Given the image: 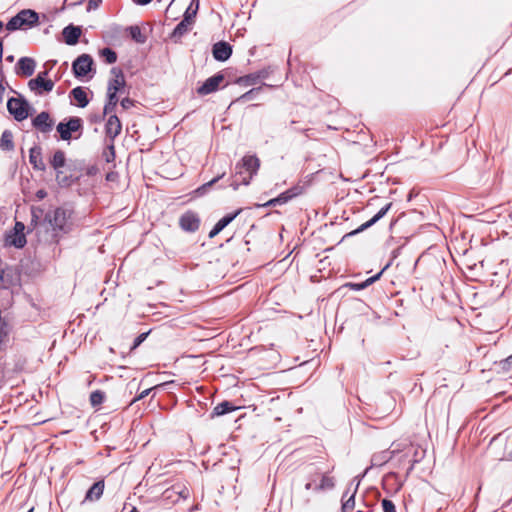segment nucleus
Returning a JSON list of instances; mask_svg holds the SVG:
<instances>
[{
	"label": "nucleus",
	"instance_id": "obj_1",
	"mask_svg": "<svg viewBox=\"0 0 512 512\" xmlns=\"http://www.w3.org/2000/svg\"><path fill=\"white\" fill-rule=\"evenodd\" d=\"M260 167V160L255 155H246L236 164V175L240 176V183L248 185L253 176L257 174Z\"/></svg>",
	"mask_w": 512,
	"mask_h": 512
},
{
	"label": "nucleus",
	"instance_id": "obj_2",
	"mask_svg": "<svg viewBox=\"0 0 512 512\" xmlns=\"http://www.w3.org/2000/svg\"><path fill=\"white\" fill-rule=\"evenodd\" d=\"M38 14L31 9H24L12 17L6 24L8 31H16L19 29H27L38 23Z\"/></svg>",
	"mask_w": 512,
	"mask_h": 512
},
{
	"label": "nucleus",
	"instance_id": "obj_3",
	"mask_svg": "<svg viewBox=\"0 0 512 512\" xmlns=\"http://www.w3.org/2000/svg\"><path fill=\"white\" fill-rule=\"evenodd\" d=\"M69 218L70 213L63 208H57L46 215V219L54 231L66 232L69 228Z\"/></svg>",
	"mask_w": 512,
	"mask_h": 512
},
{
	"label": "nucleus",
	"instance_id": "obj_4",
	"mask_svg": "<svg viewBox=\"0 0 512 512\" xmlns=\"http://www.w3.org/2000/svg\"><path fill=\"white\" fill-rule=\"evenodd\" d=\"M7 108L17 121H22L29 115V104L23 99L10 98L7 102Z\"/></svg>",
	"mask_w": 512,
	"mask_h": 512
},
{
	"label": "nucleus",
	"instance_id": "obj_5",
	"mask_svg": "<svg viewBox=\"0 0 512 512\" xmlns=\"http://www.w3.org/2000/svg\"><path fill=\"white\" fill-rule=\"evenodd\" d=\"M93 59L88 54L80 55L72 65L74 74L76 77H84L86 76L92 68Z\"/></svg>",
	"mask_w": 512,
	"mask_h": 512
},
{
	"label": "nucleus",
	"instance_id": "obj_6",
	"mask_svg": "<svg viewBox=\"0 0 512 512\" xmlns=\"http://www.w3.org/2000/svg\"><path fill=\"white\" fill-rule=\"evenodd\" d=\"M82 126L80 118H71L67 123H59L57 125V131L59 132L63 140H69L72 132H77Z\"/></svg>",
	"mask_w": 512,
	"mask_h": 512
},
{
	"label": "nucleus",
	"instance_id": "obj_7",
	"mask_svg": "<svg viewBox=\"0 0 512 512\" xmlns=\"http://www.w3.org/2000/svg\"><path fill=\"white\" fill-rule=\"evenodd\" d=\"M179 225L185 231L194 232L199 228L200 218L197 213L187 211L180 217Z\"/></svg>",
	"mask_w": 512,
	"mask_h": 512
},
{
	"label": "nucleus",
	"instance_id": "obj_8",
	"mask_svg": "<svg viewBox=\"0 0 512 512\" xmlns=\"http://www.w3.org/2000/svg\"><path fill=\"white\" fill-rule=\"evenodd\" d=\"M28 87L31 91L40 95L43 92H51L54 88V82L50 79L36 77L28 82Z\"/></svg>",
	"mask_w": 512,
	"mask_h": 512
},
{
	"label": "nucleus",
	"instance_id": "obj_9",
	"mask_svg": "<svg viewBox=\"0 0 512 512\" xmlns=\"http://www.w3.org/2000/svg\"><path fill=\"white\" fill-rule=\"evenodd\" d=\"M224 76L216 74L208 78L200 87L197 88V93L200 95H208L215 92L220 84L223 82Z\"/></svg>",
	"mask_w": 512,
	"mask_h": 512
},
{
	"label": "nucleus",
	"instance_id": "obj_10",
	"mask_svg": "<svg viewBox=\"0 0 512 512\" xmlns=\"http://www.w3.org/2000/svg\"><path fill=\"white\" fill-rule=\"evenodd\" d=\"M36 68V62L31 57H21L15 67L17 75L29 77L33 75Z\"/></svg>",
	"mask_w": 512,
	"mask_h": 512
},
{
	"label": "nucleus",
	"instance_id": "obj_11",
	"mask_svg": "<svg viewBox=\"0 0 512 512\" xmlns=\"http://www.w3.org/2000/svg\"><path fill=\"white\" fill-rule=\"evenodd\" d=\"M300 193H301V188L300 187H293V188H291V189L281 193L278 197L270 199L269 201H267L262 206L263 207H269V206H276V205L285 204L286 202H288L289 200H291L295 196L299 195Z\"/></svg>",
	"mask_w": 512,
	"mask_h": 512
},
{
	"label": "nucleus",
	"instance_id": "obj_12",
	"mask_svg": "<svg viewBox=\"0 0 512 512\" xmlns=\"http://www.w3.org/2000/svg\"><path fill=\"white\" fill-rule=\"evenodd\" d=\"M65 161H66L65 154H64V152H62L60 150H58L54 153L52 160H51V165L53 166V168L55 170H57L56 179H57L58 183L61 185L69 184L66 177H61L62 172L59 171V169L65 165Z\"/></svg>",
	"mask_w": 512,
	"mask_h": 512
},
{
	"label": "nucleus",
	"instance_id": "obj_13",
	"mask_svg": "<svg viewBox=\"0 0 512 512\" xmlns=\"http://www.w3.org/2000/svg\"><path fill=\"white\" fill-rule=\"evenodd\" d=\"M107 137L113 142L114 139L121 133L122 125L116 115H111L105 126Z\"/></svg>",
	"mask_w": 512,
	"mask_h": 512
},
{
	"label": "nucleus",
	"instance_id": "obj_14",
	"mask_svg": "<svg viewBox=\"0 0 512 512\" xmlns=\"http://www.w3.org/2000/svg\"><path fill=\"white\" fill-rule=\"evenodd\" d=\"M33 126L43 133H48L52 130L53 121L47 112H41L33 119Z\"/></svg>",
	"mask_w": 512,
	"mask_h": 512
},
{
	"label": "nucleus",
	"instance_id": "obj_15",
	"mask_svg": "<svg viewBox=\"0 0 512 512\" xmlns=\"http://www.w3.org/2000/svg\"><path fill=\"white\" fill-rule=\"evenodd\" d=\"M62 34L66 44L75 45L81 36V29L80 27L69 25L63 29Z\"/></svg>",
	"mask_w": 512,
	"mask_h": 512
},
{
	"label": "nucleus",
	"instance_id": "obj_16",
	"mask_svg": "<svg viewBox=\"0 0 512 512\" xmlns=\"http://www.w3.org/2000/svg\"><path fill=\"white\" fill-rule=\"evenodd\" d=\"M232 53L229 44L225 42H218L213 46V56L218 61H226Z\"/></svg>",
	"mask_w": 512,
	"mask_h": 512
},
{
	"label": "nucleus",
	"instance_id": "obj_17",
	"mask_svg": "<svg viewBox=\"0 0 512 512\" xmlns=\"http://www.w3.org/2000/svg\"><path fill=\"white\" fill-rule=\"evenodd\" d=\"M392 206V203H388L387 205H385L383 208H381L378 213L376 215H374L369 221L363 223L362 225H360L355 231H353L351 234H357V233H360L366 229H368L369 227H371L372 225H374L377 221H379L381 218H383L386 213L390 210Z\"/></svg>",
	"mask_w": 512,
	"mask_h": 512
},
{
	"label": "nucleus",
	"instance_id": "obj_18",
	"mask_svg": "<svg viewBox=\"0 0 512 512\" xmlns=\"http://www.w3.org/2000/svg\"><path fill=\"white\" fill-rule=\"evenodd\" d=\"M240 212L241 210H237L236 212L228 214L221 218L210 231L209 237L213 238L217 234H219L227 225H229L238 216Z\"/></svg>",
	"mask_w": 512,
	"mask_h": 512
},
{
	"label": "nucleus",
	"instance_id": "obj_19",
	"mask_svg": "<svg viewBox=\"0 0 512 512\" xmlns=\"http://www.w3.org/2000/svg\"><path fill=\"white\" fill-rule=\"evenodd\" d=\"M104 481L100 480L92 485V487L87 491L84 501H97L101 498L104 492Z\"/></svg>",
	"mask_w": 512,
	"mask_h": 512
},
{
	"label": "nucleus",
	"instance_id": "obj_20",
	"mask_svg": "<svg viewBox=\"0 0 512 512\" xmlns=\"http://www.w3.org/2000/svg\"><path fill=\"white\" fill-rule=\"evenodd\" d=\"M112 73L114 74V78L109 81L108 91L118 92L125 85L124 75L120 70L112 69Z\"/></svg>",
	"mask_w": 512,
	"mask_h": 512
},
{
	"label": "nucleus",
	"instance_id": "obj_21",
	"mask_svg": "<svg viewBox=\"0 0 512 512\" xmlns=\"http://www.w3.org/2000/svg\"><path fill=\"white\" fill-rule=\"evenodd\" d=\"M71 96L73 97L77 106L84 108L88 105L89 101L87 98V93L82 87H76L71 91Z\"/></svg>",
	"mask_w": 512,
	"mask_h": 512
},
{
	"label": "nucleus",
	"instance_id": "obj_22",
	"mask_svg": "<svg viewBox=\"0 0 512 512\" xmlns=\"http://www.w3.org/2000/svg\"><path fill=\"white\" fill-rule=\"evenodd\" d=\"M14 283V273L11 269H2L0 272V287L9 289Z\"/></svg>",
	"mask_w": 512,
	"mask_h": 512
},
{
	"label": "nucleus",
	"instance_id": "obj_23",
	"mask_svg": "<svg viewBox=\"0 0 512 512\" xmlns=\"http://www.w3.org/2000/svg\"><path fill=\"white\" fill-rule=\"evenodd\" d=\"M29 161L35 169L43 170L45 168L42 161L41 152L38 148H31L29 154Z\"/></svg>",
	"mask_w": 512,
	"mask_h": 512
},
{
	"label": "nucleus",
	"instance_id": "obj_24",
	"mask_svg": "<svg viewBox=\"0 0 512 512\" xmlns=\"http://www.w3.org/2000/svg\"><path fill=\"white\" fill-rule=\"evenodd\" d=\"M0 148L2 150L11 151L14 148L13 144V134L12 132L5 130L2 133L1 139H0Z\"/></svg>",
	"mask_w": 512,
	"mask_h": 512
},
{
	"label": "nucleus",
	"instance_id": "obj_25",
	"mask_svg": "<svg viewBox=\"0 0 512 512\" xmlns=\"http://www.w3.org/2000/svg\"><path fill=\"white\" fill-rule=\"evenodd\" d=\"M8 244L16 248H22L26 244V238L24 233H14L8 237Z\"/></svg>",
	"mask_w": 512,
	"mask_h": 512
},
{
	"label": "nucleus",
	"instance_id": "obj_26",
	"mask_svg": "<svg viewBox=\"0 0 512 512\" xmlns=\"http://www.w3.org/2000/svg\"><path fill=\"white\" fill-rule=\"evenodd\" d=\"M235 410V407L228 401H224L215 406L213 414L216 416L224 415L228 412Z\"/></svg>",
	"mask_w": 512,
	"mask_h": 512
},
{
	"label": "nucleus",
	"instance_id": "obj_27",
	"mask_svg": "<svg viewBox=\"0 0 512 512\" xmlns=\"http://www.w3.org/2000/svg\"><path fill=\"white\" fill-rule=\"evenodd\" d=\"M197 10H198V1H192L190 3V5L187 7L185 13H184V18L183 20H188L189 23H194V18L197 14Z\"/></svg>",
	"mask_w": 512,
	"mask_h": 512
},
{
	"label": "nucleus",
	"instance_id": "obj_28",
	"mask_svg": "<svg viewBox=\"0 0 512 512\" xmlns=\"http://www.w3.org/2000/svg\"><path fill=\"white\" fill-rule=\"evenodd\" d=\"M382 272L378 273L377 275L373 276V277H370L368 278L367 280H365L364 282L362 283H349L348 286L353 289V290H356V291H359V290H362V289H365L366 287H368L369 285H371L373 282H375L376 280L379 279V277L381 276Z\"/></svg>",
	"mask_w": 512,
	"mask_h": 512
},
{
	"label": "nucleus",
	"instance_id": "obj_29",
	"mask_svg": "<svg viewBox=\"0 0 512 512\" xmlns=\"http://www.w3.org/2000/svg\"><path fill=\"white\" fill-rule=\"evenodd\" d=\"M192 23H189L188 20H182L174 29L173 31V36H178V37H181L182 35H184L185 33H187L191 27H192Z\"/></svg>",
	"mask_w": 512,
	"mask_h": 512
},
{
	"label": "nucleus",
	"instance_id": "obj_30",
	"mask_svg": "<svg viewBox=\"0 0 512 512\" xmlns=\"http://www.w3.org/2000/svg\"><path fill=\"white\" fill-rule=\"evenodd\" d=\"M131 38L140 44H143L146 41V36L142 33L141 29L138 26H131L129 28Z\"/></svg>",
	"mask_w": 512,
	"mask_h": 512
},
{
	"label": "nucleus",
	"instance_id": "obj_31",
	"mask_svg": "<svg viewBox=\"0 0 512 512\" xmlns=\"http://www.w3.org/2000/svg\"><path fill=\"white\" fill-rule=\"evenodd\" d=\"M100 55L105 59L108 64H113L117 60L116 53L110 48H104L100 51Z\"/></svg>",
	"mask_w": 512,
	"mask_h": 512
},
{
	"label": "nucleus",
	"instance_id": "obj_32",
	"mask_svg": "<svg viewBox=\"0 0 512 512\" xmlns=\"http://www.w3.org/2000/svg\"><path fill=\"white\" fill-rule=\"evenodd\" d=\"M333 487H334L333 478L324 475L321 478L320 484L315 489L318 491H321V490L331 489Z\"/></svg>",
	"mask_w": 512,
	"mask_h": 512
},
{
	"label": "nucleus",
	"instance_id": "obj_33",
	"mask_svg": "<svg viewBox=\"0 0 512 512\" xmlns=\"http://www.w3.org/2000/svg\"><path fill=\"white\" fill-rule=\"evenodd\" d=\"M105 395L103 392L97 390L91 393L90 402L92 406L100 405L104 401Z\"/></svg>",
	"mask_w": 512,
	"mask_h": 512
},
{
	"label": "nucleus",
	"instance_id": "obj_34",
	"mask_svg": "<svg viewBox=\"0 0 512 512\" xmlns=\"http://www.w3.org/2000/svg\"><path fill=\"white\" fill-rule=\"evenodd\" d=\"M225 175V173L223 172L222 174L218 175L217 177L213 178L212 180H210L209 182L203 184L201 187H199L197 189V192L200 193V194H203L207 188L211 187L212 185H214L216 182H218L221 178H223V176Z\"/></svg>",
	"mask_w": 512,
	"mask_h": 512
},
{
	"label": "nucleus",
	"instance_id": "obj_35",
	"mask_svg": "<svg viewBox=\"0 0 512 512\" xmlns=\"http://www.w3.org/2000/svg\"><path fill=\"white\" fill-rule=\"evenodd\" d=\"M355 507V498L354 495H351L348 499H346L342 504V512H351Z\"/></svg>",
	"mask_w": 512,
	"mask_h": 512
},
{
	"label": "nucleus",
	"instance_id": "obj_36",
	"mask_svg": "<svg viewBox=\"0 0 512 512\" xmlns=\"http://www.w3.org/2000/svg\"><path fill=\"white\" fill-rule=\"evenodd\" d=\"M172 491L176 492L183 499H187L190 496V491L186 486H174Z\"/></svg>",
	"mask_w": 512,
	"mask_h": 512
},
{
	"label": "nucleus",
	"instance_id": "obj_37",
	"mask_svg": "<svg viewBox=\"0 0 512 512\" xmlns=\"http://www.w3.org/2000/svg\"><path fill=\"white\" fill-rule=\"evenodd\" d=\"M383 512H396L394 503L389 499H383L381 502Z\"/></svg>",
	"mask_w": 512,
	"mask_h": 512
},
{
	"label": "nucleus",
	"instance_id": "obj_38",
	"mask_svg": "<svg viewBox=\"0 0 512 512\" xmlns=\"http://www.w3.org/2000/svg\"><path fill=\"white\" fill-rule=\"evenodd\" d=\"M108 102H110V105H117V92L108 91Z\"/></svg>",
	"mask_w": 512,
	"mask_h": 512
},
{
	"label": "nucleus",
	"instance_id": "obj_39",
	"mask_svg": "<svg viewBox=\"0 0 512 512\" xmlns=\"http://www.w3.org/2000/svg\"><path fill=\"white\" fill-rule=\"evenodd\" d=\"M147 335V333L140 334L134 341L133 349L138 347L146 339Z\"/></svg>",
	"mask_w": 512,
	"mask_h": 512
},
{
	"label": "nucleus",
	"instance_id": "obj_40",
	"mask_svg": "<svg viewBox=\"0 0 512 512\" xmlns=\"http://www.w3.org/2000/svg\"><path fill=\"white\" fill-rule=\"evenodd\" d=\"M132 105H133V101L131 99H129V98H124L121 101V106L124 109H129Z\"/></svg>",
	"mask_w": 512,
	"mask_h": 512
},
{
	"label": "nucleus",
	"instance_id": "obj_41",
	"mask_svg": "<svg viewBox=\"0 0 512 512\" xmlns=\"http://www.w3.org/2000/svg\"><path fill=\"white\" fill-rule=\"evenodd\" d=\"M116 105H110V102H107L106 105L104 106V113L105 114H110L114 111Z\"/></svg>",
	"mask_w": 512,
	"mask_h": 512
},
{
	"label": "nucleus",
	"instance_id": "obj_42",
	"mask_svg": "<svg viewBox=\"0 0 512 512\" xmlns=\"http://www.w3.org/2000/svg\"><path fill=\"white\" fill-rule=\"evenodd\" d=\"M24 228H25V226H24V224H23V223H21V222H16L15 227H14V233H18V232H19V233H23Z\"/></svg>",
	"mask_w": 512,
	"mask_h": 512
},
{
	"label": "nucleus",
	"instance_id": "obj_43",
	"mask_svg": "<svg viewBox=\"0 0 512 512\" xmlns=\"http://www.w3.org/2000/svg\"><path fill=\"white\" fill-rule=\"evenodd\" d=\"M151 390H152L151 388L146 389V390H143V391L138 395V397H137L136 399H134V401L141 400V399H143V398L147 397V396L149 395V393L151 392Z\"/></svg>",
	"mask_w": 512,
	"mask_h": 512
},
{
	"label": "nucleus",
	"instance_id": "obj_44",
	"mask_svg": "<svg viewBox=\"0 0 512 512\" xmlns=\"http://www.w3.org/2000/svg\"><path fill=\"white\" fill-rule=\"evenodd\" d=\"M511 364H512V355H510L505 360L500 362V365H502L503 368H505L506 365H511Z\"/></svg>",
	"mask_w": 512,
	"mask_h": 512
},
{
	"label": "nucleus",
	"instance_id": "obj_45",
	"mask_svg": "<svg viewBox=\"0 0 512 512\" xmlns=\"http://www.w3.org/2000/svg\"><path fill=\"white\" fill-rule=\"evenodd\" d=\"M133 2H135L136 4H139V5H146V4L150 3L151 0H133Z\"/></svg>",
	"mask_w": 512,
	"mask_h": 512
},
{
	"label": "nucleus",
	"instance_id": "obj_46",
	"mask_svg": "<svg viewBox=\"0 0 512 512\" xmlns=\"http://www.w3.org/2000/svg\"><path fill=\"white\" fill-rule=\"evenodd\" d=\"M45 196H46V192H45L44 190H39V191L37 192V197H38L39 199H43Z\"/></svg>",
	"mask_w": 512,
	"mask_h": 512
},
{
	"label": "nucleus",
	"instance_id": "obj_47",
	"mask_svg": "<svg viewBox=\"0 0 512 512\" xmlns=\"http://www.w3.org/2000/svg\"><path fill=\"white\" fill-rule=\"evenodd\" d=\"M47 75H48V71H43V72L38 73L37 77L46 78Z\"/></svg>",
	"mask_w": 512,
	"mask_h": 512
},
{
	"label": "nucleus",
	"instance_id": "obj_48",
	"mask_svg": "<svg viewBox=\"0 0 512 512\" xmlns=\"http://www.w3.org/2000/svg\"><path fill=\"white\" fill-rule=\"evenodd\" d=\"M252 93H253V90H251V91L245 93L244 95H242L240 99H249V95L252 94Z\"/></svg>",
	"mask_w": 512,
	"mask_h": 512
},
{
	"label": "nucleus",
	"instance_id": "obj_49",
	"mask_svg": "<svg viewBox=\"0 0 512 512\" xmlns=\"http://www.w3.org/2000/svg\"><path fill=\"white\" fill-rule=\"evenodd\" d=\"M305 488H306V490H310V489H312V484H311V483H307V484L305 485Z\"/></svg>",
	"mask_w": 512,
	"mask_h": 512
},
{
	"label": "nucleus",
	"instance_id": "obj_50",
	"mask_svg": "<svg viewBox=\"0 0 512 512\" xmlns=\"http://www.w3.org/2000/svg\"><path fill=\"white\" fill-rule=\"evenodd\" d=\"M13 59H14V58H13V56H8V57H7V60H8V61H10V62H12V61H13Z\"/></svg>",
	"mask_w": 512,
	"mask_h": 512
},
{
	"label": "nucleus",
	"instance_id": "obj_51",
	"mask_svg": "<svg viewBox=\"0 0 512 512\" xmlns=\"http://www.w3.org/2000/svg\"><path fill=\"white\" fill-rule=\"evenodd\" d=\"M130 512H138L136 507H133Z\"/></svg>",
	"mask_w": 512,
	"mask_h": 512
},
{
	"label": "nucleus",
	"instance_id": "obj_52",
	"mask_svg": "<svg viewBox=\"0 0 512 512\" xmlns=\"http://www.w3.org/2000/svg\"><path fill=\"white\" fill-rule=\"evenodd\" d=\"M94 4V7L96 8L98 6V3L96 1L93 0V3Z\"/></svg>",
	"mask_w": 512,
	"mask_h": 512
},
{
	"label": "nucleus",
	"instance_id": "obj_53",
	"mask_svg": "<svg viewBox=\"0 0 512 512\" xmlns=\"http://www.w3.org/2000/svg\"><path fill=\"white\" fill-rule=\"evenodd\" d=\"M92 3H93V0H90V2H89V8H91V7H92Z\"/></svg>",
	"mask_w": 512,
	"mask_h": 512
},
{
	"label": "nucleus",
	"instance_id": "obj_54",
	"mask_svg": "<svg viewBox=\"0 0 512 512\" xmlns=\"http://www.w3.org/2000/svg\"><path fill=\"white\" fill-rule=\"evenodd\" d=\"M2 28H3V23H2V21H0V31L2 30Z\"/></svg>",
	"mask_w": 512,
	"mask_h": 512
},
{
	"label": "nucleus",
	"instance_id": "obj_55",
	"mask_svg": "<svg viewBox=\"0 0 512 512\" xmlns=\"http://www.w3.org/2000/svg\"><path fill=\"white\" fill-rule=\"evenodd\" d=\"M4 90V87L0 84V93Z\"/></svg>",
	"mask_w": 512,
	"mask_h": 512
},
{
	"label": "nucleus",
	"instance_id": "obj_56",
	"mask_svg": "<svg viewBox=\"0 0 512 512\" xmlns=\"http://www.w3.org/2000/svg\"><path fill=\"white\" fill-rule=\"evenodd\" d=\"M238 183H236L235 185H233L234 189H237L238 188Z\"/></svg>",
	"mask_w": 512,
	"mask_h": 512
},
{
	"label": "nucleus",
	"instance_id": "obj_57",
	"mask_svg": "<svg viewBox=\"0 0 512 512\" xmlns=\"http://www.w3.org/2000/svg\"><path fill=\"white\" fill-rule=\"evenodd\" d=\"M507 459L511 460L512 459V454H510Z\"/></svg>",
	"mask_w": 512,
	"mask_h": 512
},
{
	"label": "nucleus",
	"instance_id": "obj_58",
	"mask_svg": "<svg viewBox=\"0 0 512 512\" xmlns=\"http://www.w3.org/2000/svg\"><path fill=\"white\" fill-rule=\"evenodd\" d=\"M33 510H34V508H30V509L28 510V512H33Z\"/></svg>",
	"mask_w": 512,
	"mask_h": 512
}]
</instances>
